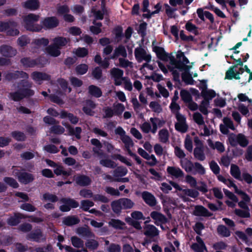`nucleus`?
<instances>
[{
	"mask_svg": "<svg viewBox=\"0 0 252 252\" xmlns=\"http://www.w3.org/2000/svg\"><path fill=\"white\" fill-rule=\"evenodd\" d=\"M39 16L33 13L29 14L24 18V27L29 31L32 32H40L42 27L38 25L35 24L34 22L39 20Z\"/></svg>",
	"mask_w": 252,
	"mask_h": 252,
	"instance_id": "f257e3e1",
	"label": "nucleus"
},
{
	"mask_svg": "<svg viewBox=\"0 0 252 252\" xmlns=\"http://www.w3.org/2000/svg\"><path fill=\"white\" fill-rule=\"evenodd\" d=\"M155 42L156 40L152 42V49L153 51L156 53L158 59L165 62H170L171 54L173 53H170V54L166 53L163 47L154 45Z\"/></svg>",
	"mask_w": 252,
	"mask_h": 252,
	"instance_id": "f03ea898",
	"label": "nucleus"
},
{
	"mask_svg": "<svg viewBox=\"0 0 252 252\" xmlns=\"http://www.w3.org/2000/svg\"><path fill=\"white\" fill-rule=\"evenodd\" d=\"M175 117L177 120V122L175 125V129L182 133L187 132L188 129V126L187 124L185 116L180 113H177Z\"/></svg>",
	"mask_w": 252,
	"mask_h": 252,
	"instance_id": "7ed1b4c3",
	"label": "nucleus"
},
{
	"mask_svg": "<svg viewBox=\"0 0 252 252\" xmlns=\"http://www.w3.org/2000/svg\"><path fill=\"white\" fill-rule=\"evenodd\" d=\"M41 26L45 30L52 29L58 27L59 21L55 16L48 17L44 18L41 22Z\"/></svg>",
	"mask_w": 252,
	"mask_h": 252,
	"instance_id": "20e7f679",
	"label": "nucleus"
},
{
	"mask_svg": "<svg viewBox=\"0 0 252 252\" xmlns=\"http://www.w3.org/2000/svg\"><path fill=\"white\" fill-rule=\"evenodd\" d=\"M168 68L175 77H178L180 73H186L189 69L186 64H169Z\"/></svg>",
	"mask_w": 252,
	"mask_h": 252,
	"instance_id": "39448f33",
	"label": "nucleus"
},
{
	"mask_svg": "<svg viewBox=\"0 0 252 252\" xmlns=\"http://www.w3.org/2000/svg\"><path fill=\"white\" fill-rule=\"evenodd\" d=\"M243 64H237L232 68H230L226 73V78L229 79L234 78L235 79H240L239 75L244 71L243 67Z\"/></svg>",
	"mask_w": 252,
	"mask_h": 252,
	"instance_id": "423d86ee",
	"label": "nucleus"
},
{
	"mask_svg": "<svg viewBox=\"0 0 252 252\" xmlns=\"http://www.w3.org/2000/svg\"><path fill=\"white\" fill-rule=\"evenodd\" d=\"M46 162L49 166L54 168V172L57 176H68L71 174L70 171L65 170L61 165L58 164L50 159H46Z\"/></svg>",
	"mask_w": 252,
	"mask_h": 252,
	"instance_id": "0eeeda50",
	"label": "nucleus"
},
{
	"mask_svg": "<svg viewBox=\"0 0 252 252\" xmlns=\"http://www.w3.org/2000/svg\"><path fill=\"white\" fill-rule=\"evenodd\" d=\"M134 54L136 60L139 63L144 61L146 63H149L151 60V56L147 54L146 51L141 47L135 48Z\"/></svg>",
	"mask_w": 252,
	"mask_h": 252,
	"instance_id": "6e6552de",
	"label": "nucleus"
},
{
	"mask_svg": "<svg viewBox=\"0 0 252 252\" xmlns=\"http://www.w3.org/2000/svg\"><path fill=\"white\" fill-rule=\"evenodd\" d=\"M61 201L63 204L60 208L63 212L69 211L71 208H76L79 206L77 202L69 198H63Z\"/></svg>",
	"mask_w": 252,
	"mask_h": 252,
	"instance_id": "1a4fd4ad",
	"label": "nucleus"
},
{
	"mask_svg": "<svg viewBox=\"0 0 252 252\" xmlns=\"http://www.w3.org/2000/svg\"><path fill=\"white\" fill-rule=\"evenodd\" d=\"M176 53L175 56L171 54L170 61L169 63H190L188 58L185 56L184 53L179 50Z\"/></svg>",
	"mask_w": 252,
	"mask_h": 252,
	"instance_id": "9d476101",
	"label": "nucleus"
},
{
	"mask_svg": "<svg viewBox=\"0 0 252 252\" xmlns=\"http://www.w3.org/2000/svg\"><path fill=\"white\" fill-rule=\"evenodd\" d=\"M33 94L32 91L29 89H25L20 91V92L11 93L10 94V98L15 100L18 101L25 96H31Z\"/></svg>",
	"mask_w": 252,
	"mask_h": 252,
	"instance_id": "9b49d317",
	"label": "nucleus"
},
{
	"mask_svg": "<svg viewBox=\"0 0 252 252\" xmlns=\"http://www.w3.org/2000/svg\"><path fill=\"white\" fill-rule=\"evenodd\" d=\"M112 77L115 81V84L119 86L123 84V80L125 78L123 77V71L118 68H113L111 71Z\"/></svg>",
	"mask_w": 252,
	"mask_h": 252,
	"instance_id": "f8f14e48",
	"label": "nucleus"
},
{
	"mask_svg": "<svg viewBox=\"0 0 252 252\" xmlns=\"http://www.w3.org/2000/svg\"><path fill=\"white\" fill-rule=\"evenodd\" d=\"M225 184L229 188H233L235 193L239 195L246 202H249L250 200L249 196L241 189H239L231 180L228 179Z\"/></svg>",
	"mask_w": 252,
	"mask_h": 252,
	"instance_id": "ddd939ff",
	"label": "nucleus"
},
{
	"mask_svg": "<svg viewBox=\"0 0 252 252\" xmlns=\"http://www.w3.org/2000/svg\"><path fill=\"white\" fill-rule=\"evenodd\" d=\"M223 125H220V130L224 134H226L228 133L229 130L228 128L234 130L235 129V127L233 125V123L232 120L228 118H224L223 119Z\"/></svg>",
	"mask_w": 252,
	"mask_h": 252,
	"instance_id": "4468645a",
	"label": "nucleus"
},
{
	"mask_svg": "<svg viewBox=\"0 0 252 252\" xmlns=\"http://www.w3.org/2000/svg\"><path fill=\"white\" fill-rule=\"evenodd\" d=\"M0 53L5 57H12L16 55L17 51L10 46L2 45L0 47Z\"/></svg>",
	"mask_w": 252,
	"mask_h": 252,
	"instance_id": "2eb2a0df",
	"label": "nucleus"
},
{
	"mask_svg": "<svg viewBox=\"0 0 252 252\" xmlns=\"http://www.w3.org/2000/svg\"><path fill=\"white\" fill-rule=\"evenodd\" d=\"M150 122L151 123L152 133H155L158 128L162 126L165 124V121L157 118H151Z\"/></svg>",
	"mask_w": 252,
	"mask_h": 252,
	"instance_id": "dca6fc26",
	"label": "nucleus"
},
{
	"mask_svg": "<svg viewBox=\"0 0 252 252\" xmlns=\"http://www.w3.org/2000/svg\"><path fill=\"white\" fill-rule=\"evenodd\" d=\"M144 234L150 237H154L158 235V230L153 225L147 224L144 227Z\"/></svg>",
	"mask_w": 252,
	"mask_h": 252,
	"instance_id": "f3484780",
	"label": "nucleus"
},
{
	"mask_svg": "<svg viewBox=\"0 0 252 252\" xmlns=\"http://www.w3.org/2000/svg\"><path fill=\"white\" fill-rule=\"evenodd\" d=\"M196 243L193 244L191 246V248L195 252H203L206 250V247L201 238L197 236L196 237Z\"/></svg>",
	"mask_w": 252,
	"mask_h": 252,
	"instance_id": "a211bd4d",
	"label": "nucleus"
},
{
	"mask_svg": "<svg viewBox=\"0 0 252 252\" xmlns=\"http://www.w3.org/2000/svg\"><path fill=\"white\" fill-rule=\"evenodd\" d=\"M150 215L151 218L155 220V223L157 225L164 223L167 221L165 217L158 212H152Z\"/></svg>",
	"mask_w": 252,
	"mask_h": 252,
	"instance_id": "6ab92c4d",
	"label": "nucleus"
},
{
	"mask_svg": "<svg viewBox=\"0 0 252 252\" xmlns=\"http://www.w3.org/2000/svg\"><path fill=\"white\" fill-rule=\"evenodd\" d=\"M167 172L170 176L176 178L183 177L184 175V172L177 167L168 166L167 168Z\"/></svg>",
	"mask_w": 252,
	"mask_h": 252,
	"instance_id": "aec40b11",
	"label": "nucleus"
},
{
	"mask_svg": "<svg viewBox=\"0 0 252 252\" xmlns=\"http://www.w3.org/2000/svg\"><path fill=\"white\" fill-rule=\"evenodd\" d=\"M142 197L144 201L149 206H154L156 205V199L151 193L147 191H144L142 194Z\"/></svg>",
	"mask_w": 252,
	"mask_h": 252,
	"instance_id": "412c9836",
	"label": "nucleus"
},
{
	"mask_svg": "<svg viewBox=\"0 0 252 252\" xmlns=\"http://www.w3.org/2000/svg\"><path fill=\"white\" fill-rule=\"evenodd\" d=\"M14 174L18 176L19 181L24 184H28L33 180V176L30 173L22 172L18 175L17 172L15 171Z\"/></svg>",
	"mask_w": 252,
	"mask_h": 252,
	"instance_id": "4be33fe9",
	"label": "nucleus"
},
{
	"mask_svg": "<svg viewBox=\"0 0 252 252\" xmlns=\"http://www.w3.org/2000/svg\"><path fill=\"white\" fill-rule=\"evenodd\" d=\"M23 6L31 10H36L39 8L40 3L38 0H27L24 3Z\"/></svg>",
	"mask_w": 252,
	"mask_h": 252,
	"instance_id": "5701e85b",
	"label": "nucleus"
},
{
	"mask_svg": "<svg viewBox=\"0 0 252 252\" xmlns=\"http://www.w3.org/2000/svg\"><path fill=\"white\" fill-rule=\"evenodd\" d=\"M76 232L79 235H81L83 237H85L87 238H94V234L91 231V230L86 227H82L78 228Z\"/></svg>",
	"mask_w": 252,
	"mask_h": 252,
	"instance_id": "b1692460",
	"label": "nucleus"
},
{
	"mask_svg": "<svg viewBox=\"0 0 252 252\" xmlns=\"http://www.w3.org/2000/svg\"><path fill=\"white\" fill-rule=\"evenodd\" d=\"M126 51L125 47L123 45H120L117 47L110 59H114L117 58L119 56H121L123 57L126 56Z\"/></svg>",
	"mask_w": 252,
	"mask_h": 252,
	"instance_id": "393cba45",
	"label": "nucleus"
},
{
	"mask_svg": "<svg viewBox=\"0 0 252 252\" xmlns=\"http://www.w3.org/2000/svg\"><path fill=\"white\" fill-rule=\"evenodd\" d=\"M32 78L38 84H40L43 80H48L49 76L45 73L33 72L32 75Z\"/></svg>",
	"mask_w": 252,
	"mask_h": 252,
	"instance_id": "a878e982",
	"label": "nucleus"
},
{
	"mask_svg": "<svg viewBox=\"0 0 252 252\" xmlns=\"http://www.w3.org/2000/svg\"><path fill=\"white\" fill-rule=\"evenodd\" d=\"M180 165L181 167L185 169L187 172H191L193 171V163L185 158L183 159L180 160Z\"/></svg>",
	"mask_w": 252,
	"mask_h": 252,
	"instance_id": "bb28decb",
	"label": "nucleus"
},
{
	"mask_svg": "<svg viewBox=\"0 0 252 252\" xmlns=\"http://www.w3.org/2000/svg\"><path fill=\"white\" fill-rule=\"evenodd\" d=\"M209 146L213 149H216L219 152L222 153L225 151V147L223 144L219 141L213 142L211 140L207 141Z\"/></svg>",
	"mask_w": 252,
	"mask_h": 252,
	"instance_id": "cd10ccee",
	"label": "nucleus"
},
{
	"mask_svg": "<svg viewBox=\"0 0 252 252\" xmlns=\"http://www.w3.org/2000/svg\"><path fill=\"white\" fill-rule=\"evenodd\" d=\"M159 141L163 143H166L169 141V133L167 129L163 128L158 133Z\"/></svg>",
	"mask_w": 252,
	"mask_h": 252,
	"instance_id": "c85d7f7f",
	"label": "nucleus"
},
{
	"mask_svg": "<svg viewBox=\"0 0 252 252\" xmlns=\"http://www.w3.org/2000/svg\"><path fill=\"white\" fill-rule=\"evenodd\" d=\"M68 40L69 39H66L65 37L58 36L54 38L53 44L61 49L62 47L65 46L67 44Z\"/></svg>",
	"mask_w": 252,
	"mask_h": 252,
	"instance_id": "c756f323",
	"label": "nucleus"
},
{
	"mask_svg": "<svg viewBox=\"0 0 252 252\" xmlns=\"http://www.w3.org/2000/svg\"><path fill=\"white\" fill-rule=\"evenodd\" d=\"M201 95L204 99L210 101L216 96V94L213 90L204 89L201 91Z\"/></svg>",
	"mask_w": 252,
	"mask_h": 252,
	"instance_id": "7c9ffc66",
	"label": "nucleus"
},
{
	"mask_svg": "<svg viewBox=\"0 0 252 252\" xmlns=\"http://www.w3.org/2000/svg\"><path fill=\"white\" fill-rule=\"evenodd\" d=\"M46 51L49 55L54 57H58L61 54L60 49L54 44L49 45L46 48Z\"/></svg>",
	"mask_w": 252,
	"mask_h": 252,
	"instance_id": "2f4dec72",
	"label": "nucleus"
},
{
	"mask_svg": "<svg viewBox=\"0 0 252 252\" xmlns=\"http://www.w3.org/2000/svg\"><path fill=\"white\" fill-rule=\"evenodd\" d=\"M121 140L125 144V148L127 151L128 154L132 155V152H131L130 148L133 146V142L131 138L128 135H126Z\"/></svg>",
	"mask_w": 252,
	"mask_h": 252,
	"instance_id": "473e14b6",
	"label": "nucleus"
},
{
	"mask_svg": "<svg viewBox=\"0 0 252 252\" xmlns=\"http://www.w3.org/2000/svg\"><path fill=\"white\" fill-rule=\"evenodd\" d=\"M63 125L64 126L68 129L69 134L70 135H75L76 137L78 139L80 138V134L81 132L82 129L80 127H76L75 129L71 127L69 125L66 124L64 122H63Z\"/></svg>",
	"mask_w": 252,
	"mask_h": 252,
	"instance_id": "72a5a7b5",
	"label": "nucleus"
},
{
	"mask_svg": "<svg viewBox=\"0 0 252 252\" xmlns=\"http://www.w3.org/2000/svg\"><path fill=\"white\" fill-rule=\"evenodd\" d=\"M123 28L121 26H118L114 28L112 33L115 35V39L117 42H120L124 37Z\"/></svg>",
	"mask_w": 252,
	"mask_h": 252,
	"instance_id": "f704fd0d",
	"label": "nucleus"
},
{
	"mask_svg": "<svg viewBox=\"0 0 252 252\" xmlns=\"http://www.w3.org/2000/svg\"><path fill=\"white\" fill-rule=\"evenodd\" d=\"M180 195L185 198V196H189L190 197L195 198L198 196L199 192L197 190L192 189H185L183 190V193Z\"/></svg>",
	"mask_w": 252,
	"mask_h": 252,
	"instance_id": "c9c22d12",
	"label": "nucleus"
},
{
	"mask_svg": "<svg viewBox=\"0 0 252 252\" xmlns=\"http://www.w3.org/2000/svg\"><path fill=\"white\" fill-rule=\"evenodd\" d=\"M194 156L199 160H204L205 158V156L202 147H196L194 149Z\"/></svg>",
	"mask_w": 252,
	"mask_h": 252,
	"instance_id": "e433bc0d",
	"label": "nucleus"
},
{
	"mask_svg": "<svg viewBox=\"0 0 252 252\" xmlns=\"http://www.w3.org/2000/svg\"><path fill=\"white\" fill-rule=\"evenodd\" d=\"M16 26L17 23L13 21H0V32L6 31L10 27H15Z\"/></svg>",
	"mask_w": 252,
	"mask_h": 252,
	"instance_id": "4c0bfd02",
	"label": "nucleus"
},
{
	"mask_svg": "<svg viewBox=\"0 0 252 252\" xmlns=\"http://www.w3.org/2000/svg\"><path fill=\"white\" fill-rule=\"evenodd\" d=\"M29 239L35 241L39 242L44 240V237L40 230H37L35 232L29 234Z\"/></svg>",
	"mask_w": 252,
	"mask_h": 252,
	"instance_id": "58836bf2",
	"label": "nucleus"
},
{
	"mask_svg": "<svg viewBox=\"0 0 252 252\" xmlns=\"http://www.w3.org/2000/svg\"><path fill=\"white\" fill-rule=\"evenodd\" d=\"M194 214L198 216H208L209 213L206 209L201 206H197L195 208Z\"/></svg>",
	"mask_w": 252,
	"mask_h": 252,
	"instance_id": "ea45409f",
	"label": "nucleus"
},
{
	"mask_svg": "<svg viewBox=\"0 0 252 252\" xmlns=\"http://www.w3.org/2000/svg\"><path fill=\"white\" fill-rule=\"evenodd\" d=\"M60 117L61 118H68L71 123L76 124L78 122V119L76 116H73L72 114L67 113L66 112L62 111L60 114Z\"/></svg>",
	"mask_w": 252,
	"mask_h": 252,
	"instance_id": "a19ab883",
	"label": "nucleus"
},
{
	"mask_svg": "<svg viewBox=\"0 0 252 252\" xmlns=\"http://www.w3.org/2000/svg\"><path fill=\"white\" fill-rule=\"evenodd\" d=\"M95 107V105L93 102L88 101L86 102V106L83 108V111L87 115H93L94 112L92 110L94 109Z\"/></svg>",
	"mask_w": 252,
	"mask_h": 252,
	"instance_id": "79ce46f5",
	"label": "nucleus"
},
{
	"mask_svg": "<svg viewBox=\"0 0 252 252\" xmlns=\"http://www.w3.org/2000/svg\"><path fill=\"white\" fill-rule=\"evenodd\" d=\"M79 222V220L75 216H68L64 218L63 220V223L69 226L77 224Z\"/></svg>",
	"mask_w": 252,
	"mask_h": 252,
	"instance_id": "37998d69",
	"label": "nucleus"
},
{
	"mask_svg": "<svg viewBox=\"0 0 252 252\" xmlns=\"http://www.w3.org/2000/svg\"><path fill=\"white\" fill-rule=\"evenodd\" d=\"M230 172L232 176L236 179L241 180V173L239 168L235 164H232L230 168Z\"/></svg>",
	"mask_w": 252,
	"mask_h": 252,
	"instance_id": "c03bdc74",
	"label": "nucleus"
},
{
	"mask_svg": "<svg viewBox=\"0 0 252 252\" xmlns=\"http://www.w3.org/2000/svg\"><path fill=\"white\" fill-rule=\"evenodd\" d=\"M162 203L164 206L167 208L174 207L176 205V201L175 199L168 196H165L163 200Z\"/></svg>",
	"mask_w": 252,
	"mask_h": 252,
	"instance_id": "a18cd8bd",
	"label": "nucleus"
},
{
	"mask_svg": "<svg viewBox=\"0 0 252 252\" xmlns=\"http://www.w3.org/2000/svg\"><path fill=\"white\" fill-rule=\"evenodd\" d=\"M75 180L78 184L82 186L88 185L91 182L89 178L85 176H77L75 177Z\"/></svg>",
	"mask_w": 252,
	"mask_h": 252,
	"instance_id": "49530a36",
	"label": "nucleus"
},
{
	"mask_svg": "<svg viewBox=\"0 0 252 252\" xmlns=\"http://www.w3.org/2000/svg\"><path fill=\"white\" fill-rule=\"evenodd\" d=\"M210 101L204 99L201 102L199 109L203 114L207 115L208 113V108H209Z\"/></svg>",
	"mask_w": 252,
	"mask_h": 252,
	"instance_id": "de8ad7c7",
	"label": "nucleus"
},
{
	"mask_svg": "<svg viewBox=\"0 0 252 252\" xmlns=\"http://www.w3.org/2000/svg\"><path fill=\"white\" fill-rule=\"evenodd\" d=\"M252 105H250V104H249L247 106H246L244 104L240 103L238 106V110L243 115L246 116L249 114V109H252Z\"/></svg>",
	"mask_w": 252,
	"mask_h": 252,
	"instance_id": "09e8293b",
	"label": "nucleus"
},
{
	"mask_svg": "<svg viewBox=\"0 0 252 252\" xmlns=\"http://www.w3.org/2000/svg\"><path fill=\"white\" fill-rule=\"evenodd\" d=\"M30 42V38L26 35L20 36L17 40L18 44L21 47L26 46Z\"/></svg>",
	"mask_w": 252,
	"mask_h": 252,
	"instance_id": "8fccbe9b",
	"label": "nucleus"
},
{
	"mask_svg": "<svg viewBox=\"0 0 252 252\" xmlns=\"http://www.w3.org/2000/svg\"><path fill=\"white\" fill-rule=\"evenodd\" d=\"M102 10H97L94 12V17L96 20H101L104 18V15L106 12L107 10L104 4L101 5Z\"/></svg>",
	"mask_w": 252,
	"mask_h": 252,
	"instance_id": "3c124183",
	"label": "nucleus"
},
{
	"mask_svg": "<svg viewBox=\"0 0 252 252\" xmlns=\"http://www.w3.org/2000/svg\"><path fill=\"white\" fill-rule=\"evenodd\" d=\"M149 107L153 112L157 113H159L162 110L160 104L156 101H151L149 104Z\"/></svg>",
	"mask_w": 252,
	"mask_h": 252,
	"instance_id": "603ef678",
	"label": "nucleus"
},
{
	"mask_svg": "<svg viewBox=\"0 0 252 252\" xmlns=\"http://www.w3.org/2000/svg\"><path fill=\"white\" fill-rule=\"evenodd\" d=\"M89 91L90 94L95 97H100L102 94L100 89L95 86L92 85L89 87Z\"/></svg>",
	"mask_w": 252,
	"mask_h": 252,
	"instance_id": "864d4df0",
	"label": "nucleus"
},
{
	"mask_svg": "<svg viewBox=\"0 0 252 252\" xmlns=\"http://www.w3.org/2000/svg\"><path fill=\"white\" fill-rule=\"evenodd\" d=\"M193 121L199 126L204 125L205 122L202 115L198 113L195 112L192 116Z\"/></svg>",
	"mask_w": 252,
	"mask_h": 252,
	"instance_id": "5fc2aeb1",
	"label": "nucleus"
},
{
	"mask_svg": "<svg viewBox=\"0 0 252 252\" xmlns=\"http://www.w3.org/2000/svg\"><path fill=\"white\" fill-rule=\"evenodd\" d=\"M113 108L115 115L119 116L122 114L125 110V106L121 103H115L113 104Z\"/></svg>",
	"mask_w": 252,
	"mask_h": 252,
	"instance_id": "6e6d98bb",
	"label": "nucleus"
},
{
	"mask_svg": "<svg viewBox=\"0 0 252 252\" xmlns=\"http://www.w3.org/2000/svg\"><path fill=\"white\" fill-rule=\"evenodd\" d=\"M120 200L124 209H130L134 205V203L129 199L124 198L120 199Z\"/></svg>",
	"mask_w": 252,
	"mask_h": 252,
	"instance_id": "4d7b16f0",
	"label": "nucleus"
},
{
	"mask_svg": "<svg viewBox=\"0 0 252 252\" xmlns=\"http://www.w3.org/2000/svg\"><path fill=\"white\" fill-rule=\"evenodd\" d=\"M239 134H231L228 137V141L232 146H236L239 145Z\"/></svg>",
	"mask_w": 252,
	"mask_h": 252,
	"instance_id": "13d9d810",
	"label": "nucleus"
},
{
	"mask_svg": "<svg viewBox=\"0 0 252 252\" xmlns=\"http://www.w3.org/2000/svg\"><path fill=\"white\" fill-rule=\"evenodd\" d=\"M111 206L113 211L116 213H120L122 209H124L120 199L112 202Z\"/></svg>",
	"mask_w": 252,
	"mask_h": 252,
	"instance_id": "bf43d9fd",
	"label": "nucleus"
},
{
	"mask_svg": "<svg viewBox=\"0 0 252 252\" xmlns=\"http://www.w3.org/2000/svg\"><path fill=\"white\" fill-rule=\"evenodd\" d=\"M72 245L76 248H80L84 246V242L79 238L73 236L71 238Z\"/></svg>",
	"mask_w": 252,
	"mask_h": 252,
	"instance_id": "052dcab7",
	"label": "nucleus"
},
{
	"mask_svg": "<svg viewBox=\"0 0 252 252\" xmlns=\"http://www.w3.org/2000/svg\"><path fill=\"white\" fill-rule=\"evenodd\" d=\"M184 146L185 148L189 152H191L193 149L192 141L191 138L187 135L186 137Z\"/></svg>",
	"mask_w": 252,
	"mask_h": 252,
	"instance_id": "680f3d73",
	"label": "nucleus"
},
{
	"mask_svg": "<svg viewBox=\"0 0 252 252\" xmlns=\"http://www.w3.org/2000/svg\"><path fill=\"white\" fill-rule=\"evenodd\" d=\"M186 29L189 32H191L195 35L198 34L197 27L190 22H188L185 25Z\"/></svg>",
	"mask_w": 252,
	"mask_h": 252,
	"instance_id": "e2e57ef3",
	"label": "nucleus"
},
{
	"mask_svg": "<svg viewBox=\"0 0 252 252\" xmlns=\"http://www.w3.org/2000/svg\"><path fill=\"white\" fill-rule=\"evenodd\" d=\"M217 229L218 233L223 236L228 237L230 235L229 230L224 225H219Z\"/></svg>",
	"mask_w": 252,
	"mask_h": 252,
	"instance_id": "0e129e2a",
	"label": "nucleus"
},
{
	"mask_svg": "<svg viewBox=\"0 0 252 252\" xmlns=\"http://www.w3.org/2000/svg\"><path fill=\"white\" fill-rule=\"evenodd\" d=\"M127 172V169L123 167L117 168L114 172V177H118L120 176H124L126 174Z\"/></svg>",
	"mask_w": 252,
	"mask_h": 252,
	"instance_id": "69168bd1",
	"label": "nucleus"
},
{
	"mask_svg": "<svg viewBox=\"0 0 252 252\" xmlns=\"http://www.w3.org/2000/svg\"><path fill=\"white\" fill-rule=\"evenodd\" d=\"M195 173L203 175L205 173V169L203 166L198 162H195L193 164V171Z\"/></svg>",
	"mask_w": 252,
	"mask_h": 252,
	"instance_id": "338daca9",
	"label": "nucleus"
},
{
	"mask_svg": "<svg viewBox=\"0 0 252 252\" xmlns=\"http://www.w3.org/2000/svg\"><path fill=\"white\" fill-rule=\"evenodd\" d=\"M180 95L182 99L186 103L192 99L190 94L186 90H182L180 92Z\"/></svg>",
	"mask_w": 252,
	"mask_h": 252,
	"instance_id": "774afa93",
	"label": "nucleus"
}]
</instances>
